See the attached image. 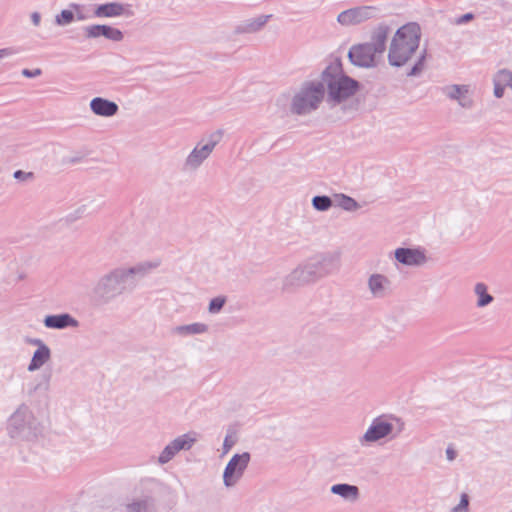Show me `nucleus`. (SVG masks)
<instances>
[{
	"instance_id": "f257e3e1",
	"label": "nucleus",
	"mask_w": 512,
	"mask_h": 512,
	"mask_svg": "<svg viewBox=\"0 0 512 512\" xmlns=\"http://www.w3.org/2000/svg\"><path fill=\"white\" fill-rule=\"evenodd\" d=\"M421 39L420 26L415 22L401 26L394 34L388 49V62L393 67L405 66L416 54Z\"/></svg>"
},
{
	"instance_id": "f03ea898",
	"label": "nucleus",
	"mask_w": 512,
	"mask_h": 512,
	"mask_svg": "<svg viewBox=\"0 0 512 512\" xmlns=\"http://www.w3.org/2000/svg\"><path fill=\"white\" fill-rule=\"evenodd\" d=\"M319 82L324 83L328 92L327 101L332 106L339 104L353 96L359 89L358 81L343 74L339 62L330 64L321 75Z\"/></svg>"
},
{
	"instance_id": "7ed1b4c3",
	"label": "nucleus",
	"mask_w": 512,
	"mask_h": 512,
	"mask_svg": "<svg viewBox=\"0 0 512 512\" xmlns=\"http://www.w3.org/2000/svg\"><path fill=\"white\" fill-rule=\"evenodd\" d=\"M388 35L389 27L379 25L373 31L370 42L354 45L350 48L348 57L351 63L364 68L376 66L377 56H382L386 50Z\"/></svg>"
},
{
	"instance_id": "20e7f679",
	"label": "nucleus",
	"mask_w": 512,
	"mask_h": 512,
	"mask_svg": "<svg viewBox=\"0 0 512 512\" xmlns=\"http://www.w3.org/2000/svg\"><path fill=\"white\" fill-rule=\"evenodd\" d=\"M6 431L10 438L32 441L42 432L40 421L25 403L20 404L7 420Z\"/></svg>"
},
{
	"instance_id": "39448f33",
	"label": "nucleus",
	"mask_w": 512,
	"mask_h": 512,
	"mask_svg": "<svg viewBox=\"0 0 512 512\" xmlns=\"http://www.w3.org/2000/svg\"><path fill=\"white\" fill-rule=\"evenodd\" d=\"M132 290L120 266L101 275L91 289V298L97 304L107 305Z\"/></svg>"
},
{
	"instance_id": "423d86ee",
	"label": "nucleus",
	"mask_w": 512,
	"mask_h": 512,
	"mask_svg": "<svg viewBox=\"0 0 512 512\" xmlns=\"http://www.w3.org/2000/svg\"><path fill=\"white\" fill-rule=\"evenodd\" d=\"M325 97L324 83L319 80L305 81L294 92L290 112L298 116H305L316 111Z\"/></svg>"
},
{
	"instance_id": "0eeeda50",
	"label": "nucleus",
	"mask_w": 512,
	"mask_h": 512,
	"mask_svg": "<svg viewBox=\"0 0 512 512\" xmlns=\"http://www.w3.org/2000/svg\"><path fill=\"white\" fill-rule=\"evenodd\" d=\"M223 132L214 131L207 138L199 141L183 162V169L187 172L198 170L201 165L210 157L215 147L221 141Z\"/></svg>"
},
{
	"instance_id": "6e6552de",
	"label": "nucleus",
	"mask_w": 512,
	"mask_h": 512,
	"mask_svg": "<svg viewBox=\"0 0 512 512\" xmlns=\"http://www.w3.org/2000/svg\"><path fill=\"white\" fill-rule=\"evenodd\" d=\"M393 418L388 415H381L374 418L369 425L366 432L359 437V443L362 446L369 445L371 443L379 442L383 439H393L395 438L401 431L403 430V423L400 424L396 433H394V425L391 422ZM397 422H400L399 419L394 418Z\"/></svg>"
},
{
	"instance_id": "1a4fd4ad",
	"label": "nucleus",
	"mask_w": 512,
	"mask_h": 512,
	"mask_svg": "<svg viewBox=\"0 0 512 512\" xmlns=\"http://www.w3.org/2000/svg\"><path fill=\"white\" fill-rule=\"evenodd\" d=\"M305 263L317 282L319 279L333 274L340 268V256L334 253L321 254Z\"/></svg>"
},
{
	"instance_id": "9d476101",
	"label": "nucleus",
	"mask_w": 512,
	"mask_h": 512,
	"mask_svg": "<svg viewBox=\"0 0 512 512\" xmlns=\"http://www.w3.org/2000/svg\"><path fill=\"white\" fill-rule=\"evenodd\" d=\"M251 456L248 452L235 454L227 463L223 472V484L226 488L234 487L243 477Z\"/></svg>"
},
{
	"instance_id": "9b49d317",
	"label": "nucleus",
	"mask_w": 512,
	"mask_h": 512,
	"mask_svg": "<svg viewBox=\"0 0 512 512\" xmlns=\"http://www.w3.org/2000/svg\"><path fill=\"white\" fill-rule=\"evenodd\" d=\"M315 282L307 264L302 263L296 266L282 279L281 290L284 293H292Z\"/></svg>"
},
{
	"instance_id": "f8f14e48",
	"label": "nucleus",
	"mask_w": 512,
	"mask_h": 512,
	"mask_svg": "<svg viewBox=\"0 0 512 512\" xmlns=\"http://www.w3.org/2000/svg\"><path fill=\"white\" fill-rule=\"evenodd\" d=\"M442 92L450 100L456 101L463 109H472L474 106V100L470 95L469 85H447L442 88Z\"/></svg>"
},
{
	"instance_id": "ddd939ff",
	"label": "nucleus",
	"mask_w": 512,
	"mask_h": 512,
	"mask_svg": "<svg viewBox=\"0 0 512 512\" xmlns=\"http://www.w3.org/2000/svg\"><path fill=\"white\" fill-rule=\"evenodd\" d=\"M374 8L371 6H360L341 12L337 21L343 26H352L363 23L373 17Z\"/></svg>"
},
{
	"instance_id": "4468645a",
	"label": "nucleus",
	"mask_w": 512,
	"mask_h": 512,
	"mask_svg": "<svg viewBox=\"0 0 512 512\" xmlns=\"http://www.w3.org/2000/svg\"><path fill=\"white\" fill-rule=\"evenodd\" d=\"M367 287L373 298L384 299L392 294V282L384 274L373 273L367 279Z\"/></svg>"
},
{
	"instance_id": "2eb2a0df",
	"label": "nucleus",
	"mask_w": 512,
	"mask_h": 512,
	"mask_svg": "<svg viewBox=\"0 0 512 512\" xmlns=\"http://www.w3.org/2000/svg\"><path fill=\"white\" fill-rule=\"evenodd\" d=\"M133 11L131 5L121 2H109L97 5L94 10V16L98 18H112V17H131Z\"/></svg>"
},
{
	"instance_id": "dca6fc26",
	"label": "nucleus",
	"mask_w": 512,
	"mask_h": 512,
	"mask_svg": "<svg viewBox=\"0 0 512 512\" xmlns=\"http://www.w3.org/2000/svg\"><path fill=\"white\" fill-rule=\"evenodd\" d=\"M160 265V261H146L138 263L134 266H120L122 272L124 273L125 279L127 283L130 285V288L133 289L135 286L134 277H144L152 270L156 269Z\"/></svg>"
},
{
	"instance_id": "f3484780",
	"label": "nucleus",
	"mask_w": 512,
	"mask_h": 512,
	"mask_svg": "<svg viewBox=\"0 0 512 512\" xmlns=\"http://www.w3.org/2000/svg\"><path fill=\"white\" fill-rule=\"evenodd\" d=\"M394 255L395 259L405 266H421L427 260L421 250L413 248H397Z\"/></svg>"
},
{
	"instance_id": "a211bd4d",
	"label": "nucleus",
	"mask_w": 512,
	"mask_h": 512,
	"mask_svg": "<svg viewBox=\"0 0 512 512\" xmlns=\"http://www.w3.org/2000/svg\"><path fill=\"white\" fill-rule=\"evenodd\" d=\"M43 324L48 329L57 330L79 327V321L68 313L47 315Z\"/></svg>"
},
{
	"instance_id": "6ab92c4d",
	"label": "nucleus",
	"mask_w": 512,
	"mask_h": 512,
	"mask_svg": "<svg viewBox=\"0 0 512 512\" xmlns=\"http://www.w3.org/2000/svg\"><path fill=\"white\" fill-rule=\"evenodd\" d=\"M512 81V71L507 68L497 70L492 76L493 95L497 99L504 97L505 89Z\"/></svg>"
},
{
	"instance_id": "aec40b11",
	"label": "nucleus",
	"mask_w": 512,
	"mask_h": 512,
	"mask_svg": "<svg viewBox=\"0 0 512 512\" xmlns=\"http://www.w3.org/2000/svg\"><path fill=\"white\" fill-rule=\"evenodd\" d=\"M90 109L97 116L112 117L117 114L119 107L114 101L95 97L90 101Z\"/></svg>"
},
{
	"instance_id": "412c9836",
	"label": "nucleus",
	"mask_w": 512,
	"mask_h": 512,
	"mask_svg": "<svg viewBox=\"0 0 512 512\" xmlns=\"http://www.w3.org/2000/svg\"><path fill=\"white\" fill-rule=\"evenodd\" d=\"M272 15H260L255 18L247 19L235 27L236 34H252L260 31L271 18Z\"/></svg>"
},
{
	"instance_id": "4be33fe9",
	"label": "nucleus",
	"mask_w": 512,
	"mask_h": 512,
	"mask_svg": "<svg viewBox=\"0 0 512 512\" xmlns=\"http://www.w3.org/2000/svg\"><path fill=\"white\" fill-rule=\"evenodd\" d=\"M331 493L342 497L345 500L355 502L359 499V488L355 485L341 483L335 484L330 489Z\"/></svg>"
},
{
	"instance_id": "5701e85b",
	"label": "nucleus",
	"mask_w": 512,
	"mask_h": 512,
	"mask_svg": "<svg viewBox=\"0 0 512 512\" xmlns=\"http://www.w3.org/2000/svg\"><path fill=\"white\" fill-rule=\"evenodd\" d=\"M208 330H209V326L207 324L201 323V322H196V323L176 326L173 329V332L176 335H179L182 337H187V336H192V335L204 334V333H207Z\"/></svg>"
},
{
	"instance_id": "b1692460",
	"label": "nucleus",
	"mask_w": 512,
	"mask_h": 512,
	"mask_svg": "<svg viewBox=\"0 0 512 512\" xmlns=\"http://www.w3.org/2000/svg\"><path fill=\"white\" fill-rule=\"evenodd\" d=\"M51 359V350L48 346L41 349H36L33 353L32 359L28 364L27 370L29 372H34L39 370L43 365H45Z\"/></svg>"
},
{
	"instance_id": "393cba45",
	"label": "nucleus",
	"mask_w": 512,
	"mask_h": 512,
	"mask_svg": "<svg viewBox=\"0 0 512 512\" xmlns=\"http://www.w3.org/2000/svg\"><path fill=\"white\" fill-rule=\"evenodd\" d=\"M474 295L476 296V307L484 308L494 301V297L488 292V286L483 282H478L473 288Z\"/></svg>"
},
{
	"instance_id": "a878e982",
	"label": "nucleus",
	"mask_w": 512,
	"mask_h": 512,
	"mask_svg": "<svg viewBox=\"0 0 512 512\" xmlns=\"http://www.w3.org/2000/svg\"><path fill=\"white\" fill-rule=\"evenodd\" d=\"M196 441H197V434L195 432H189V433H186V434L176 437L171 442L175 446L176 451H178V453H179L180 451L190 450L192 448V446L196 443Z\"/></svg>"
},
{
	"instance_id": "bb28decb",
	"label": "nucleus",
	"mask_w": 512,
	"mask_h": 512,
	"mask_svg": "<svg viewBox=\"0 0 512 512\" xmlns=\"http://www.w3.org/2000/svg\"><path fill=\"white\" fill-rule=\"evenodd\" d=\"M334 204L348 212H353L360 208L359 203L355 199L342 193L334 195Z\"/></svg>"
},
{
	"instance_id": "cd10ccee",
	"label": "nucleus",
	"mask_w": 512,
	"mask_h": 512,
	"mask_svg": "<svg viewBox=\"0 0 512 512\" xmlns=\"http://www.w3.org/2000/svg\"><path fill=\"white\" fill-rule=\"evenodd\" d=\"M311 203L315 210L326 212L334 205V200L326 195H317L312 198Z\"/></svg>"
},
{
	"instance_id": "c85d7f7f",
	"label": "nucleus",
	"mask_w": 512,
	"mask_h": 512,
	"mask_svg": "<svg viewBox=\"0 0 512 512\" xmlns=\"http://www.w3.org/2000/svg\"><path fill=\"white\" fill-rule=\"evenodd\" d=\"M177 453L178 451H176L175 446L173 445L172 442H170L163 448V450L158 456L157 461L160 465H164L171 461L176 456Z\"/></svg>"
},
{
	"instance_id": "c756f323",
	"label": "nucleus",
	"mask_w": 512,
	"mask_h": 512,
	"mask_svg": "<svg viewBox=\"0 0 512 512\" xmlns=\"http://www.w3.org/2000/svg\"><path fill=\"white\" fill-rule=\"evenodd\" d=\"M74 20V11L72 8L64 9L55 16V24L58 26H67Z\"/></svg>"
},
{
	"instance_id": "7c9ffc66",
	"label": "nucleus",
	"mask_w": 512,
	"mask_h": 512,
	"mask_svg": "<svg viewBox=\"0 0 512 512\" xmlns=\"http://www.w3.org/2000/svg\"><path fill=\"white\" fill-rule=\"evenodd\" d=\"M102 36L115 42L122 41L124 37L122 31L109 25H102Z\"/></svg>"
},
{
	"instance_id": "2f4dec72",
	"label": "nucleus",
	"mask_w": 512,
	"mask_h": 512,
	"mask_svg": "<svg viewBox=\"0 0 512 512\" xmlns=\"http://www.w3.org/2000/svg\"><path fill=\"white\" fill-rule=\"evenodd\" d=\"M426 59V50H423L418 56L416 62L412 66V68L407 72V76H418L422 73L424 69V62Z\"/></svg>"
},
{
	"instance_id": "473e14b6",
	"label": "nucleus",
	"mask_w": 512,
	"mask_h": 512,
	"mask_svg": "<svg viewBox=\"0 0 512 512\" xmlns=\"http://www.w3.org/2000/svg\"><path fill=\"white\" fill-rule=\"evenodd\" d=\"M149 500L140 499L136 500L126 506V512H148Z\"/></svg>"
},
{
	"instance_id": "72a5a7b5",
	"label": "nucleus",
	"mask_w": 512,
	"mask_h": 512,
	"mask_svg": "<svg viewBox=\"0 0 512 512\" xmlns=\"http://www.w3.org/2000/svg\"><path fill=\"white\" fill-rule=\"evenodd\" d=\"M226 301H227V299L225 296H218V297L211 299L209 302V305H208L209 313H211V314L219 313L223 309Z\"/></svg>"
},
{
	"instance_id": "f704fd0d",
	"label": "nucleus",
	"mask_w": 512,
	"mask_h": 512,
	"mask_svg": "<svg viewBox=\"0 0 512 512\" xmlns=\"http://www.w3.org/2000/svg\"><path fill=\"white\" fill-rule=\"evenodd\" d=\"M86 38H98L102 36V25L95 24L83 28Z\"/></svg>"
},
{
	"instance_id": "c9c22d12",
	"label": "nucleus",
	"mask_w": 512,
	"mask_h": 512,
	"mask_svg": "<svg viewBox=\"0 0 512 512\" xmlns=\"http://www.w3.org/2000/svg\"><path fill=\"white\" fill-rule=\"evenodd\" d=\"M237 441L236 435L232 431H228L223 442V454L228 453Z\"/></svg>"
},
{
	"instance_id": "e433bc0d",
	"label": "nucleus",
	"mask_w": 512,
	"mask_h": 512,
	"mask_svg": "<svg viewBox=\"0 0 512 512\" xmlns=\"http://www.w3.org/2000/svg\"><path fill=\"white\" fill-rule=\"evenodd\" d=\"M469 497L467 494H462L460 502L451 509L450 512H469Z\"/></svg>"
},
{
	"instance_id": "4c0bfd02",
	"label": "nucleus",
	"mask_w": 512,
	"mask_h": 512,
	"mask_svg": "<svg viewBox=\"0 0 512 512\" xmlns=\"http://www.w3.org/2000/svg\"><path fill=\"white\" fill-rule=\"evenodd\" d=\"M70 8L73 9L74 11V20H77V21H84L86 20L88 17L83 13V10H82V6L79 5V4H76V3H71Z\"/></svg>"
},
{
	"instance_id": "58836bf2",
	"label": "nucleus",
	"mask_w": 512,
	"mask_h": 512,
	"mask_svg": "<svg viewBox=\"0 0 512 512\" xmlns=\"http://www.w3.org/2000/svg\"><path fill=\"white\" fill-rule=\"evenodd\" d=\"M13 177L19 181H28L34 178V174L32 172L17 170L14 172Z\"/></svg>"
},
{
	"instance_id": "ea45409f",
	"label": "nucleus",
	"mask_w": 512,
	"mask_h": 512,
	"mask_svg": "<svg viewBox=\"0 0 512 512\" xmlns=\"http://www.w3.org/2000/svg\"><path fill=\"white\" fill-rule=\"evenodd\" d=\"M21 73L24 77L35 78L42 74V70L40 68H36L34 70L23 69Z\"/></svg>"
},
{
	"instance_id": "a19ab883",
	"label": "nucleus",
	"mask_w": 512,
	"mask_h": 512,
	"mask_svg": "<svg viewBox=\"0 0 512 512\" xmlns=\"http://www.w3.org/2000/svg\"><path fill=\"white\" fill-rule=\"evenodd\" d=\"M17 53L16 49L13 47H7L0 49V61L4 58L11 57Z\"/></svg>"
},
{
	"instance_id": "79ce46f5",
	"label": "nucleus",
	"mask_w": 512,
	"mask_h": 512,
	"mask_svg": "<svg viewBox=\"0 0 512 512\" xmlns=\"http://www.w3.org/2000/svg\"><path fill=\"white\" fill-rule=\"evenodd\" d=\"M474 15L472 13H466L455 20V24L462 25L473 20Z\"/></svg>"
},
{
	"instance_id": "37998d69",
	"label": "nucleus",
	"mask_w": 512,
	"mask_h": 512,
	"mask_svg": "<svg viewBox=\"0 0 512 512\" xmlns=\"http://www.w3.org/2000/svg\"><path fill=\"white\" fill-rule=\"evenodd\" d=\"M28 344L34 345L37 347V349L45 348L48 346L43 340L39 338H29L26 341Z\"/></svg>"
},
{
	"instance_id": "c03bdc74",
	"label": "nucleus",
	"mask_w": 512,
	"mask_h": 512,
	"mask_svg": "<svg viewBox=\"0 0 512 512\" xmlns=\"http://www.w3.org/2000/svg\"><path fill=\"white\" fill-rule=\"evenodd\" d=\"M456 456H457V453L452 447H448L446 449V457H447L448 461L455 460Z\"/></svg>"
},
{
	"instance_id": "a18cd8bd",
	"label": "nucleus",
	"mask_w": 512,
	"mask_h": 512,
	"mask_svg": "<svg viewBox=\"0 0 512 512\" xmlns=\"http://www.w3.org/2000/svg\"><path fill=\"white\" fill-rule=\"evenodd\" d=\"M31 21H32V23H33L35 26H39L40 21H41V15H40V13H38V12H33V13L31 14Z\"/></svg>"
}]
</instances>
